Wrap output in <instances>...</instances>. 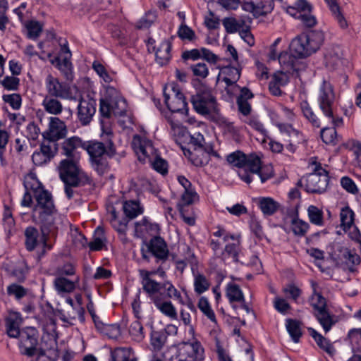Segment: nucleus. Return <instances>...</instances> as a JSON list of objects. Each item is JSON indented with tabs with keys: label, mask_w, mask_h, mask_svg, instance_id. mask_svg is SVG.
<instances>
[{
	"label": "nucleus",
	"mask_w": 361,
	"mask_h": 361,
	"mask_svg": "<svg viewBox=\"0 0 361 361\" xmlns=\"http://www.w3.org/2000/svg\"><path fill=\"white\" fill-rule=\"evenodd\" d=\"M84 143L85 142L78 136L66 138L61 143V154L66 158L59 162L58 171L68 200L73 197V188L95 186L92 177L81 169L78 160L75 158L76 149L79 147L84 149Z\"/></svg>",
	"instance_id": "f257e3e1"
},
{
	"label": "nucleus",
	"mask_w": 361,
	"mask_h": 361,
	"mask_svg": "<svg viewBox=\"0 0 361 361\" xmlns=\"http://www.w3.org/2000/svg\"><path fill=\"white\" fill-rule=\"evenodd\" d=\"M30 180L24 181V186L31 189L36 203L32 207V219L40 226L44 238V243L47 245V240L50 233L57 231L58 227L55 223V216L58 210L54 204L51 193L44 189L42 183L38 180L35 175L30 176Z\"/></svg>",
	"instance_id": "f03ea898"
},
{
	"label": "nucleus",
	"mask_w": 361,
	"mask_h": 361,
	"mask_svg": "<svg viewBox=\"0 0 361 361\" xmlns=\"http://www.w3.org/2000/svg\"><path fill=\"white\" fill-rule=\"evenodd\" d=\"M113 137V133L109 130L102 136V141L90 140L83 144L84 149L90 155L92 167L99 176L104 175L109 169L106 157L111 159L116 154Z\"/></svg>",
	"instance_id": "7ed1b4c3"
},
{
	"label": "nucleus",
	"mask_w": 361,
	"mask_h": 361,
	"mask_svg": "<svg viewBox=\"0 0 361 361\" xmlns=\"http://www.w3.org/2000/svg\"><path fill=\"white\" fill-rule=\"evenodd\" d=\"M289 49L290 54L288 52L280 53L279 55V63L286 73L298 74L304 68V65L298 59L307 58L313 54L311 49L310 50L305 32L291 41Z\"/></svg>",
	"instance_id": "20e7f679"
},
{
	"label": "nucleus",
	"mask_w": 361,
	"mask_h": 361,
	"mask_svg": "<svg viewBox=\"0 0 361 361\" xmlns=\"http://www.w3.org/2000/svg\"><path fill=\"white\" fill-rule=\"evenodd\" d=\"M192 84L196 92L190 98L194 110L202 116L219 114L217 100L212 89L198 79L192 80Z\"/></svg>",
	"instance_id": "39448f33"
},
{
	"label": "nucleus",
	"mask_w": 361,
	"mask_h": 361,
	"mask_svg": "<svg viewBox=\"0 0 361 361\" xmlns=\"http://www.w3.org/2000/svg\"><path fill=\"white\" fill-rule=\"evenodd\" d=\"M226 161L233 166L242 169L238 172L240 178L247 184L252 181L250 172H257L259 165V156L256 153L246 154L240 150L229 154Z\"/></svg>",
	"instance_id": "423d86ee"
},
{
	"label": "nucleus",
	"mask_w": 361,
	"mask_h": 361,
	"mask_svg": "<svg viewBox=\"0 0 361 361\" xmlns=\"http://www.w3.org/2000/svg\"><path fill=\"white\" fill-rule=\"evenodd\" d=\"M146 248L140 250L142 259L149 263L150 256L154 257L156 263L164 264L169 257V250L165 240L160 235L152 237L149 241L144 240Z\"/></svg>",
	"instance_id": "0eeeda50"
},
{
	"label": "nucleus",
	"mask_w": 361,
	"mask_h": 361,
	"mask_svg": "<svg viewBox=\"0 0 361 361\" xmlns=\"http://www.w3.org/2000/svg\"><path fill=\"white\" fill-rule=\"evenodd\" d=\"M39 331L32 326L21 329V332L16 338L18 339V346L21 355L32 358L42 349L39 345Z\"/></svg>",
	"instance_id": "6e6552de"
},
{
	"label": "nucleus",
	"mask_w": 361,
	"mask_h": 361,
	"mask_svg": "<svg viewBox=\"0 0 361 361\" xmlns=\"http://www.w3.org/2000/svg\"><path fill=\"white\" fill-rule=\"evenodd\" d=\"M335 95L333 87L329 82L324 81L319 89L318 102L319 108L323 114L328 118L332 119L334 127L338 126L343 123L342 118H335L333 112Z\"/></svg>",
	"instance_id": "1a4fd4ad"
},
{
	"label": "nucleus",
	"mask_w": 361,
	"mask_h": 361,
	"mask_svg": "<svg viewBox=\"0 0 361 361\" xmlns=\"http://www.w3.org/2000/svg\"><path fill=\"white\" fill-rule=\"evenodd\" d=\"M192 342L183 341L176 345V357L170 361H202L204 349L200 341L193 338Z\"/></svg>",
	"instance_id": "9d476101"
},
{
	"label": "nucleus",
	"mask_w": 361,
	"mask_h": 361,
	"mask_svg": "<svg viewBox=\"0 0 361 361\" xmlns=\"http://www.w3.org/2000/svg\"><path fill=\"white\" fill-rule=\"evenodd\" d=\"M59 145L58 143L43 141L39 145V150H36L32 155V161L37 166H44L53 159L58 154Z\"/></svg>",
	"instance_id": "9b49d317"
},
{
	"label": "nucleus",
	"mask_w": 361,
	"mask_h": 361,
	"mask_svg": "<svg viewBox=\"0 0 361 361\" xmlns=\"http://www.w3.org/2000/svg\"><path fill=\"white\" fill-rule=\"evenodd\" d=\"M68 134L67 126L64 121L58 117H51L48 129L42 133L44 140L57 143V141L63 139Z\"/></svg>",
	"instance_id": "f8f14e48"
},
{
	"label": "nucleus",
	"mask_w": 361,
	"mask_h": 361,
	"mask_svg": "<svg viewBox=\"0 0 361 361\" xmlns=\"http://www.w3.org/2000/svg\"><path fill=\"white\" fill-rule=\"evenodd\" d=\"M159 286L154 292H145L147 297L154 302L156 298L160 300H165L170 298L181 300L180 293L174 287L172 283L168 280L163 282H158Z\"/></svg>",
	"instance_id": "ddd939ff"
},
{
	"label": "nucleus",
	"mask_w": 361,
	"mask_h": 361,
	"mask_svg": "<svg viewBox=\"0 0 361 361\" xmlns=\"http://www.w3.org/2000/svg\"><path fill=\"white\" fill-rule=\"evenodd\" d=\"M97 101L87 94L81 97L78 106V118L82 125L85 126L90 123L92 116L96 112Z\"/></svg>",
	"instance_id": "4468645a"
},
{
	"label": "nucleus",
	"mask_w": 361,
	"mask_h": 361,
	"mask_svg": "<svg viewBox=\"0 0 361 361\" xmlns=\"http://www.w3.org/2000/svg\"><path fill=\"white\" fill-rule=\"evenodd\" d=\"M329 176L310 173L306 178L305 190L309 193L322 194L329 185Z\"/></svg>",
	"instance_id": "2eb2a0df"
},
{
	"label": "nucleus",
	"mask_w": 361,
	"mask_h": 361,
	"mask_svg": "<svg viewBox=\"0 0 361 361\" xmlns=\"http://www.w3.org/2000/svg\"><path fill=\"white\" fill-rule=\"evenodd\" d=\"M173 38L172 36L170 39L162 41L158 47H152V51L155 52V61L161 66L167 65L171 59V51Z\"/></svg>",
	"instance_id": "dca6fc26"
},
{
	"label": "nucleus",
	"mask_w": 361,
	"mask_h": 361,
	"mask_svg": "<svg viewBox=\"0 0 361 361\" xmlns=\"http://www.w3.org/2000/svg\"><path fill=\"white\" fill-rule=\"evenodd\" d=\"M22 317L20 313L11 312L5 318L6 333L9 338H16L21 332L20 329L22 322Z\"/></svg>",
	"instance_id": "f3484780"
},
{
	"label": "nucleus",
	"mask_w": 361,
	"mask_h": 361,
	"mask_svg": "<svg viewBox=\"0 0 361 361\" xmlns=\"http://www.w3.org/2000/svg\"><path fill=\"white\" fill-rule=\"evenodd\" d=\"M172 90L175 95L169 105H168V109L172 113L187 114L188 113V107L184 94L176 86L172 87Z\"/></svg>",
	"instance_id": "a211bd4d"
},
{
	"label": "nucleus",
	"mask_w": 361,
	"mask_h": 361,
	"mask_svg": "<svg viewBox=\"0 0 361 361\" xmlns=\"http://www.w3.org/2000/svg\"><path fill=\"white\" fill-rule=\"evenodd\" d=\"M184 155L188 157L191 163L197 167H202L209 164L210 158L209 154L205 150V148L198 149L193 150L192 152L189 149L180 146Z\"/></svg>",
	"instance_id": "6ab92c4d"
},
{
	"label": "nucleus",
	"mask_w": 361,
	"mask_h": 361,
	"mask_svg": "<svg viewBox=\"0 0 361 361\" xmlns=\"http://www.w3.org/2000/svg\"><path fill=\"white\" fill-rule=\"evenodd\" d=\"M50 62L62 73L67 80H73V64L70 56H64L61 59L59 56H57L51 59Z\"/></svg>",
	"instance_id": "aec40b11"
},
{
	"label": "nucleus",
	"mask_w": 361,
	"mask_h": 361,
	"mask_svg": "<svg viewBox=\"0 0 361 361\" xmlns=\"http://www.w3.org/2000/svg\"><path fill=\"white\" fill-rule=\"evenodd\" d=\"M80 277L77 276L75 280L72 281L64 276H56L53 284L54 289L58 293H70L75 290L78 283Z\"/></svg>",
	"instance_id": "412c9836"
},
{
	"label": "nucleus",
	"mask_w": 361,
	"mask_h": 361,
	"mask_svg": "<svg viewBox=\"0 0 361 361\" xmlns=\"http://www.w3.org/2000/svg\"><path fill=\"white\" fill-rule=\"evenodd\" d=\"M312 305L314 310L317 311V313L315 314L317 319L323 327L324 331L327 333L336 323L333 319V315L329 313L328 309L324 310V307H319L318 304H312Z\"/></svg>",
	"instance_id": "4be33fe9"
},
{
	"label": "nucleus",
	"mask_w": 361,
	"mask_h": 361,
	"mask_svg": "<svg viewBox=\"0 0 361 361\" xmlns=\"http://www.w3.org/2000/svg\"><path fill=\"white\" fill-rule=\"evenodd\" d=\"M138 271L144 292H154L156 290L159 285L157 281L152 279V276L157 274V269L151 271L139 269Z\"/></svg>",
	"instance_id": "5701e85b"
},
{
	"label": "nucleus",
	"mask_w": 361,
	"mask_h": 361,
	"mask_svg": "<svg viewBox=\"0 0 361 361\" xmlns=\"http://www.w3.org/2000/svg\"><path fill=\"white\" fill-rule=\"evenodd\" d=\"M305 36L313 54L319 49L324 41V33L321 30H310L305 32Z\"/></svg>",
	"instance_id": "b1692460"
},
{
	"label": "nucleus",
	"mask_w": 361,
	"mask_h": 361,
	"mask_svg": "<svg viewBox=\"0 0 361 361\" xmlns=\"http://www.w3.org/2000/svg\"><path fill=\"white\" fill-rule=\"evenodd\" d=\"M257 205L264 216L274 214L280 207V204L269 197H259Z\"/></svg>",
	"instance_id": "393cba45"
},
{
	"label": "nucleus",
	"mask_w": 361,
	"mask_h": 361,
	"mask_svg": "<svg viewBox=\"0 0 361 361\" xmlns=\"http://www.w3.org/2000/svg\"><path fill=\"white\" fill-rule=\"evenodd\" d=\"M302 322L299 320L288 318L286 319V327L294 343H298L302 333L301 330Z\"/></svg>",
	"instance_id": "a878e982"
},
{
	"label": "nucleus",
	"mask_w": 361,
	"mask_h": 361,
	"mask_svg": "<svg viewBox=\"0 0 361 361\" xmlns=\"http://www.w3.org/2000/svg\"><path fill=\"white\" fill-rule=\"evenodd\" d=\"M153 303L164 315L172 319H178L176 310L171 301L160 300V299L156 298Z\"/></svg>",
	"instance_id": "bb28decb"
},
{
	"label": "nucleus",
	"mask_w": 361,
	"mask_h": 361,
	"mask_svg": "<svg viewBox=\"0 0 361 361\" xmlns=\"http://www.w3.org/2000/svg\"><path fill=\"white\" fill-rule=\"evenodd\" d=\"M125 215L132 219L143 213L144 209L140 206V202L137 200L125 201L123 205Z\"/></svg>",
	"instance_id": "cd10ccee"
},
{
	"label": "nucleus",
	"mask_w": 361,
	"mask_h": 361,
	"mask_svg": "<svg viewBox=\"0 0 361 361\" xmlns=\"http://www.w3.org/2000/svg\"><path fill=\"white\" fill-rule=\"evenodd\" d=\"M226 295L231 304H233L235 302H238L239 301H243L245 298L239 285L233 282H230L227 284L226 288Z\"/></svg>",
	"instance_id": "c85d7f7f"
},
{
	"label": "nucleus",
	"mask_w": 361,
	"mask_h": 361,
	"mask_svg": "<svg viewBox=\"0 0 361 361\" xmlns=\"http://www.w3.org/2000/svg\"><path fill=\"white\" fill-rule=\"evenodd\" d=\"M300 107L304 117L313 127L317 128L321 127L319 119L317 118L307 100H302L300 104Z\"/></svg>",
	"instance_id": "c756f323"
},
{
	"label": "nucleus",
	"mask_w": 361,
	"mask_h": 361,
	"mask_svg": "<svg viewBox=\"0 0 361 361\" xmlns=\"http://www.w3.org/2000/svg\"><path fill=\"white\" fill-rule=\"evenodd\" d=\"M47 88L49 94L55 97H64L63 85L57 78L51 75L47 78Z\"/></svg>",
	"instance_id": "7c9ffc66"
},
{
	"label": "nucleus",
	"mask_w": 361,
	"mask_h": 361,
	"mask_svg": "<svg viewBox=\"0 0 361 361\" xmlns=\"http://www.w3.org/2000/svg\"><path fill=\"white\" fill-rule=\"evenodd\" d=\"M106 238L102 228L98 226L92 241L88 243L90 251H99L105 247Z\"/></svg>",
	"instance_id": "2f4dec72"
},
{
	"label": "nucleus",
	"mask_w": 361,
	"mask_h": 361,
	"mask_svg": "<svg viewBox=\"0 0 361 361\" xmlns=\"http://www.w3.org/2000/svg\"><path fill=\"white\" fill-rule=\"evenodd\" d=\"M341 226L343 231L348 230L354 224L355 214L348 205L343 207L340 212Z\"/></svg>",
	"instance_id": "473e14b6"
},
{
	"label": "nucleus",
	"mask_w": 361,
	"mask_h": 361,
	"mask_svg": "<svg viewBox=\"0 0 361 361\" xmlns=\"http://www.w3.org/2000/svg\"><path fill=\"white\" fill-rule=\"evenodd\" d=\"M39 236L38 230L33 227L29 226L25 231V247L27 250L32 251L35 250L37 245V238Z\"/></svg>",
	"instance_id": "72a5a7b5"
},
{
	"label": "nucleus",
	"mask_w": 361,
	"mask_h": 361,
	"mask_svg": "<svg viewBox=\"0 0 361 361\" xmlns=\"http://www.w3.org/2000/svg\"><path fill=\"white\" fill-rule=\"evenodd\" d=\"M348 249V247L343 246L339 243H334L331 247L330 256L336 265L343 264V258L346 256L345 252H347Z\"/></svg>",
	"instance_id": "f704fd0d"
},
{
	"label": "nucleus",
	"mask_w": 361,
	"mask_h": 361,
	"mask_svg": "<svg viewBox=\"0 0 361 361\" xmlns=\"http://www.w3.org/2000/svg\"><path fill=\"white\" fill-rule=\"evenodd\" d=\"M168 333L166 329L153 331L151 334V344L154 350H160L165 344Z\"/></svg>",
	"instance_id": "c9c22d12"
},
{
	"label": "nucleus",
	"mask_w": 361,
	"mask_h": 361,
	"mask_svg": "<svg viewBox=\"0 0 361 361\" xmlns=\"http://www.w3.org/2000/svg\"><path fill=\"white\" fill-rule=\"evenodd\" d=\"M154 151H155V149L150 141L140 142L139 147L135 149L138 154V159L143 163L145 162L147 159L152 161L149 152L152 153Z\"/></svg>",
	"instance_id": "e433bc0d"
},
{
	"label": "nucleus",
	"mask_w": 361,
	"mask_h": 361,
	"mask_svg": "<svg viewBox=\"0 0 361 361\" xmlns=\"http://www.w3.org/2000/svg\"><path fill=\"white\" fill-rule=\"evenodd\" d=\"M183 137H185L188 140V143L193 146V150L206 148L205 140L202 134L200 133L191 135L188 132L183 133Z\"/></svg>",
	"instance_id": "4c0bfd02"
},
{
	"label": "nucleus",
	"mask_w": 361,
	"mask_h": 361,
	"mask_svg": "<svg viewBox=\"0 0 361 361\" xmlns=\"http://www.w3.org/2000/svg\"><path fill=\"white\" fill-rule=\"evenodd\" d=\"M345 255L343 263L348 267L349 271L355 272V267L359 265L361 262L360 257L354 250H351L349 248L345 252Z\"/></svg>",
	"instance_id": "58836bf2"
},
{
	"label": "nucleus",
	"mask_w": 361,
	"mask_h": 361,
	"mask_svg": "<svg viewBox=\"0 0 361 361\" xmlns=\"http://www.w3.org/2000/svg\"><path fill=\"white\" fill-rule=\"evenodd\" d=\"M197 195V192L193 188L190 190H185L182 194L180 200L177 204L178 209L180 214H183V210L185 206L192 204L194 201V197Z\"/></svg>",
	"instance_id": "ea45409f"
},
{
	"label": "nucleus",
	"mask_w": 361,
	"mask_h": 361,
	"mask_svg": "<svg viewBox=\"0 0 361 361\" xmlns=\"http://www.w3.org/2000/svg\"><path fill=\"white\" fill-rule=\"evenodd\" d=\"M197 307L200 311L212 322L216 323L214 312L212 309L207 298L202 296L199 299Z\"/></svg>",
	"instance_id": "a19ab883"
},
{
	"label": "nucleus",
	"mask_w": 361,
	"mask_h": 361,
	"mask_svg": "<svg viewBox=\"0 0 361 361\" xmlns=\"http://www.w3.org/2000/svg\"><path fill=\"white\" fill-rule=\"evenodd\" d=\"M241 251V240L233 243H228L226 245L223 253H226L228 257H232L234 262H238V255Z\"/></svg>",
	"instance_id": "79ce46f5"
},
{
	"label": "nucleus",
	"mask_w": 361,
	"mask_h": 361,
	"mask_svg": "<svg viewBox=\"0 0 361 361\" xmlns=\"http://www.w3.org/2000/svg\"><path fill=\"white\" fill-rule=\"evenodd\" d=\"M27 37L31 39H36L42 32V25L37 20H30L26 25Z\"/></svg>",
	"instance_id": "37998d69"
},
{
	"label": "nucleus",
	"mask_w": 361,
	"mask_h": 361,
	"mask_svg": "<svg viewBox=\"0 0 361 361\" xmlns=\"http://www.w3.org/2000/svg\"><path fill=\"white\" fill-rule=\"evenodd\" d=\"M274 8V0L261 1L257 4V11L255 13V18L260 16H266L267 14L272 12Z\"/></svg>",
	"instance_id": "c03bdc74"
},
{
	"label": "nucleus",
	"mask_w": 361,
	"mask_h": 361,
	"mask_svg": "<svg viewBox=\"0 0 361 361\" xmlns=\"http://www.w3.org/2000/svg\"><path fill=\"white\" fill-rule=\"evenodd\" d=\"M43 105L45 110L51 114L58 115L60 114L63 110L61 103L56 99L46 98L43 102Z\"/></svg>",
	"instance_id": "a18cd8bd"
},
{
	"label": "nucleus",
	"mask_w": 361,
	"mask_h": 361,
	"mask_svg": "<svg viewBox=\"0 0 361 361\" xmlns=\"http://www.w3.org/2000/svg\"><path fill=\"white\" fill-rule=\"evenodd\" d=\"M259 169L257 172H250V173L257 174L261 180V182L265 183L267 180L271 178L274 176V169L271 166H262L261 157H259Z\"/></svg>",
	"instance_id": "49530a36"
},
{
	"label": "nucleus",
	"mask_w": 361,
	"mask_h": 361,
	"mask_svg": "<svg viewBox=\"0 0 361 361\" xmlns=\"http://www.w3.org/2000/svg\"><path fill=\"white\" fill-rule=\"evenodd\" d=\"M308 216L312 224L317 226H322L323 221V212L317 207L314 205L309 206L307 209Z\"/></svg>",
	"instance_id": "de8ad7c7"
},
{
	"label": "nucleus",
	"mask_w": 361,
	"mask_h": 361,
	"mask_svg": "<svg viewBox=\"0 0 361 361\" xmlns=\"http://www.w3.org/2000/svg\"><path fill=\"white\" fill-rule=\"evenodd\" d=\"M28 289L18 283H11L7 287V294L13 296L16 300H20L27 295Z\"/></svg>",
	"instance_id": "09e8293b"
},
{
	"label": "nucleus",
	"mask_w": 361,
	"mask_h": 361,
	"mask_svg": "<svg viewBox=\"0 0 361 361\" xmlns=\"http://www.w3.org/2000/svg\"><path fill=\"white\" fill-rule=\"evenodd\" d=\"M195 291L200 295L209 288L210 283L203 274H197L194 281Z\"/></svg>",
	"instance_id": "8fccbe9b"
},
{
	"label": "nucleus",
	"mask_w": 361,
	"mask_h": 361,
	"mask_svg": "<svg viewBox=\"0 0 361 361\" xmlns=\"http://www.w3.org/2000/svg\"><path fill=\"white\" fill-rule=\"evenodd\" d=\"M291 224L293 232L299 236H304L310 228L308 223L296 218L292 219Z\"/></svg>",
	"instance_id": "3c124183"
},
{
	"label": "nucleus",
	"mask_w": 361,
	"mask_h": 361,
	"mask_svg": "<svg viewBox=\"0 0 361 361\" xmlns=\"http://www.w3.org/2000/svg\"><path fill=\"white\" fill-rule=\"evenodd\" d=\"M190 69L192 71L194 76L197 77L201 81L200 79L206 78L209 75V68L206 63L200 62L190 66Z\"/></svg>",
	"instance_id": "603ef678"
},
{
	"label": "nucleus",
	"mask_w": 361,
	"mask_h": 361,
	"mask_svg": "<svg viewBox=\"0 0 361 361\" xmlns=\"http://www.w3.org/2000/svg\"><path fill=\"white\" fill-rule=\"evenodd\" d=\"M157 16L154 12L149 11L136 23L135 27L138 30L149 28L156 20Z\"/></svg>",
	"instance_id": "864d4df0"
},
{
	"label": "nucleus",
	"mask_w": 361,
	"mask_h": 361,
	"mask_svg": "<svg viewBox=\"0 0 361 361\" xmlns=\"http://www.w3.org/2000/svg\"><path fill=\"white\" fill-rule=\"evenodd\" d=\"M2 99L5 103L8 104L14 110H18L22 105V97L20 94L13 93L9 94H4Z\"/></svg>",
	"instance_id": "5fc2aeb1"
},
{
	"label": "nucleus",
	"mask_w": 361,
	"mask_h": 361,
	"mask_svg": "<svg viewBox=\"0 0 361 361\" xmlns=\"http://www.w3.org/2000/svg\"><path fill=\"white\" fill-rule=\"evenodd\" d=\"M0 82L8 91H17L20 87V79L16 76L6 75Z\"/></svg>",
	"instance_id": "6e6d98bb"
},
{
	"label": "nucleus",
	"mask_w": 361,
	"mask_h": 361,
	"mask_svg": "<svg viewBox=\"0 0 361 361\" xmlns=\"http://www.w3.org/2000/svg\"><path fill=\"white\" fill-rule=\"evenodd\" d=\"M319 337H321L320 339L319 338H317V339L315 341L319 348L325 351L331 357H333L336 353V349L333 344L329 339L324 337L322 335H321Z\"/></svg>",
	"instance_id": "4d7b16f0"
},
{
	"label": "nucleus",
	"mask_w": 361,
	"mask_h": 361,
	"mask_svg": "<svg viewBox=\"0 0 361 361\" xmlns=\"http://www.w3.org/2000/svg\"><path fill=\"white\" fill-rule=\"evenodd\" d=\"M320 135L322 141L324 143L333 144L336 141L337 132L335 127H326L321 130Z\"/></svg>",
	"instance_id": "13d9d810"
},
{
	"label": "nucleus",
	"mask_w": 361,
	"mask_h": 361,
	"mask_svg": "<svg viewBox=\"0 0 361 361\" xmlns=\"http://www.w3.org/2000/svg\"><path fill=\"white\" fill-rule=\"evenodd\" d=\"M56 276H70L75 274V267L71 262H66L58 266L55 270Z\"/></svg>",
	"instance_id": "bf43d9fd"
},
{
	"label": "nucleus",
	"mask_w": 361,
	"mask_h": 361,
	"mask_svg": "<svg viewBox=\"0 0 361 361\" xmlns=\"http://www.w3.org/2000/svg\"><path fill=\"white\" fill-rule=\"evenodd\" d=\"M177 34L182 40L193 41L196 38L194 30L184 23L180 25Z\"/></svg>",
	"instance_id": "052dcab7"
},
{
	"label": "nucleus",
	"mask_w": 361,
	"mask_h": 361,
	"mask_svg": "<svg viewBox=\"0 0 361 361\" xmlns=\"http://www.w3.org/2000/svg\"><path fill=\"white\" fill-rule=\"evenodd\" d=\"M222 23L227 33H235L239 31L244 23L243 22L242 23H238L234 18H225L223 19Z\"/></svg>",
	"instance_id": "680f3d73"
},
{
	"label": "nucleus",
	"mask_w": 361,
	"mask_h": 361,
	"mask_svg": "<svg viewBox=\"0 0 361 361\" xmlns=\"http://www.w3.org/2000/svg\"><path fill=\"white\" fill-rule=\"evenodd\" d=\"M241 67H235L231 65L224 66L221 71L223 74L226 75V77L231 78L235 80H238L240 77Z\"/></svg>",
	"instance_id": "e2e57ef3"
},
{
	"label": "nucleus",
	"mask_w": 361,
	"mask_h": 361,
	"mask_svg": "<svg viewBox=\"0 0 361 361\" xmlns=\"http://www.w3.org/2000/svg\"><path fill=\"white\" fill-rule=\"evenodd\" d=\"M152 166L154 170L162 175H165L168 173V163L159 155H156L155 159L152 162Z\"/></svg>",
	"instance_id": "0e129e2a"
},
{
	"label": "nucleus",
	"mask_w": 361,
	"mask_h": 361,
	"mask_svg": "<svg viewBox=\"0 0 361 361\" xmlns=\"http://www.w3.org/2000/svg\"><path fill=\"white\" fill-rule=\"evenodd\" d=\"M325 58L337 61L341 58L342 51L338 45H331L326 49Z\"/></svg>",
	"instance_id": "69168bd1"
},
{
	"label": "nucleus",
	"mask_w": 361,
	"mask_h": 361,
	"mask_svg": "<svg viewBox=\"0 0 361 361\" xmlns=\"http://www.w3.org/2000/svg\"><path fill=\"white\" fill-rule=\"evenodd\" d=\"M250 228L252 233L259 239L262 240L264 237L262 226L260 222L255 217L251 216L250 220Z\"/></svg>",
	"instance_id": "338daca9"
},
{
	"label": "nucleus",
	"mask_w": 361,
	"mask_h": 361,
	"mask_svg": "<svg viewBox=\"0 0 361 361\" xmlns=\"http://www.w3.org/2000/svg\"><path fill=\"white\" fill-rule=\"evenodd\" d=\"M341 185L348 192L353 195L358 193V189L355 182L348 176L341 178Z\"/></svg>",
	"instance_id": "774afa93"
}]
</instances>
